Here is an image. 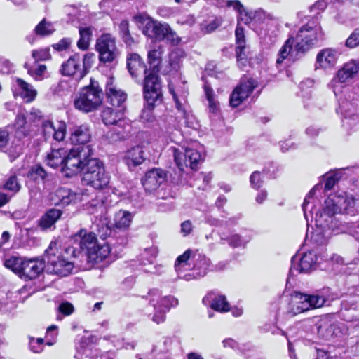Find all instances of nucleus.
Instances as JSON below:
<instances>
[{"instance_id":"1","label":"nucleus","mask_w":359,"mask_h":359,"mask_svg":"<svg viewBox=\"0 0 359 359\" xmlns=\"http://www.w3.org/2000/svg\"><path fill=\"white\" fill-rule=\"evenodd\" d=\"M71 241L75 246L65 249V254L70 255L72 257H78L79 254L84 252L88 261L91 263H99L103 261L110 253V248L107 242L99 243L96 234L86 229H81L71 237Z\"/></svg>"},{"instance_id":"2","label":"nucleus","mask_w":359,"mask_h":359,"mask_svg":"<svg viewBox=\"0 0 359 359\" xmlns=\"http://www.w3.org/2000/svg\"><path fill=\"white\" fill-rule=\"evenodd\" d=\"M163 52V47L159 45L147 53V63L149 68L144 69L143 86L149 102L154 100L151 98L152 95L155 97L156 100H159L160 88H162V86L158 73L161 69Z\"/></svg>"},{"instance_id":"3","label":"nucleus","mask_w":359,"mask_h":359,"mask_svg":"<svg viewBox=\"0 0 359 359\" xmlns=\"http://www.w3.org/2000/svg\"><path fill=\"white\" fill-rule=\"evenodd\" d=\"M192 251L186 250L182 255H180L175 263V269L177 273L178 278H182L186 280H190L194 278H200L205 276L210 269L211 262L205 255L195 253L194 255V266L192 273H189L182 276L184 269L188 266V261L191 257Z\"/></svg>"},{"instance_id":"4","label":"nucleus","mask_w":359,"mask_h":359,"mask_svg":"<svg viewBox=\"0 0 359 359\" xmlns=\"http://www.w3.org/2000/svg\"><path fill=\"white\" fill-rule=\"evenodd\" d=\"M103 93L97 81L91 79L90 83L81 89L74 100L76 109L85 113L97 110L102 102Z\"/></svg>"},{"instance_id":"5","label":"nucleus","mask_w":359,"mask_h":359,"mask_svg":"<svg viewBox=\"0 0 359 359\" xmlns=\"http://www.w3.org/2000/svg\"><path fill=\"white\" fill-rule=\"evenodd\" d=\"M92 156L90 146H77L66 154L65 164L62 172L66 177L70 178L74 175L83 172L86 163Z\"/></svg>"},{"instance_id":"6","label":"nucleus","mask_w":359,"mask_h":359,"mask_svg":"<svg viewBox=\"0 0 359 359\" xmlns=\"http://www.w3.org/2000/svg\"><path fill=\"white\" fill-rule=\"evenodd\" d=\"M327 259V254L319 252L318 249L308 250L301 256L295 255L291 259L290 275L309 273L316 269L318 264Z\"/></svg>"},{"instance_id":"7","label":"nucleus","mask_w":359,"mask_h":359,"mask_svg":"<svg viewBox=\"0 0 359 359\" xmlns=\"http://www.w3.org/2000/svg\"><path fill=\"white\" fill-rule=\"evenodd\" d=\"M82 182L95 189L105 188L109 184V177L105 172L103 163L98 158L90 157L86 163Z\"/></svg>"},{"instance_id":"8","label":"nucleus","mask_w":359,"mask_h":359,"mask_svg":"<svg viewBox=\"0 0 359 359\" xmlns=\"http://www.w3.org/2000/svg\"><path fill=\"white\" fill-rule=\"evenodd\" d=\"M142 33L154 41H162L166 40L172 46H178L181 42V38L168 23L161 22L150 18L146 22L142 29Z\"/></svg>"},{"instance_id":"9","label":"nucleus","mask_w":359,"mask_h":359,"mask_svg":"<svg viewBox=\"0 0 359 359\" xmlns=\"http://www.w3.org/2000/svg\"><path fill=\"white\" fill-rule=\"evenodd\" d=\"M323 33L320 25L314 21L309 22L299 30L295 42V50L304 53L322 39Z\"/></svg>"},{"instance_id":"10","label":"nucleus","mask_w":359,"mask_h":359,"mask_svg":"<svg viewBox=\"0 0 359 359\" xmlns=\"http://www.w3.org/2000/svg\"><path fill=\"white\" fill-rule=\"evenodd\" d=\"M57 243L51 241L45 251V258L47 262V271L52 274L59 276H67L72 273L74 262L65 258L64 255H57Z\"/></svg>"},{"instance_id":"11","label":"nucleus","mask_w":359,"mask_h":359,"mask_svg":"<svg viewBox=\"0 0 359 359\" xmlns=\"http://www.w3.org/2000/svg\"><path fill=\"white\" fill-rule=\"evenodd\" d=\"M325 298L318 294L294 292L289 304L287 313L292 316L323 306Z\"/></svg>"},{"instance_id":"12","label":"nucleus","mask_w":359,"mask_h":359,"mask_svg":"<svg viewBox=\"0 0 359 359\" xmlns=\"http://www.w3.org/2000/svg\"><path fill=\"white\" fill-rule=\"evenodd\" d=\"M172 152L175 163L181 171L188 167L196 169L198 164L203 161L201 151L191 147L173 148Z\"/></svg>"},{"instance_id":"13","label":"nucleus","mask_w":359,"mask_h":359,"mask_svg":"<svg viewBox=\"0 0 359 359\" xmlns=\"http://www.w3.org/2000/svg\"><path fill=\"white\" fill-rule=\"evenodd\" d=\"M328 205H332L337 214L355 215L356 212L355 197L346 192L330 194L327 198Z\"/></svg>"},{"instance_id":"14","label":"nucleus","mask_w":359,"mask_h":359,"mask_svg":"<svg viewBox=\"0 0 359 359\" xmlns=\"http://www.w3.org/2000/svg\"><path fill=\"white\" fill-rule=\"evenodd\" d=\"M95 47L100 62L104 63L113 62L119 53L116 39L111 34H103L97 38Z\"/></svg>"},{"instance_id":"15","label":"nucleus","mask_w":359,"mask_h":359,"mask_svg":"<svg viewBox=\"0 0 359 359\" xmlns=\"http://www.w3.org/2000/svg\"><path fill=\"white\" fill-rule=\"evenodd\" d=\"M337 213L332 205H328L326 198L321 210L316 213L315 225L332 231L339 229L341 223L335 217Z\"/></svg>"},{"instance_id":"16","label":"nucleus","mask_w":359,"mask_h":359,"mask_svg":"<svg viewBox=\"0 0 359 359\" xmlns=\"http://www.w3.org/2000/svg\"><path fill=\"white\" fill-rule=\"evenodd\" d=\"M257 81L252 79H243L239 86L232 92L229 102L231 107H236L245 100L257 86Z\"/></svg>"},{"instance_id":"17","label":"nucleus","mask_w":359,"mask_h":359,"mask_svg":"<svg viewBox=\"0 0 359 359\" xmlns=\"http://www.w3.org/2000/svg\"><path fill=\"white\" fill-rule=\"evenodd\" d=\"M60 71L63 76H73L76 80H81L86 76L85 69L81 67V56L79 53L64 62Z\"/></svg>"},{"instance_id":"18","label":"nucleus","mask_w":359,"mask_h":359,"mask_svg":"<svg viewBox=\"0 0 359 359\" xmlns=\"http://www.w3.org/2000/svg\"><path fill=\"white\" fill-rule=\"evenodd\" d=\"M359 72V63L353 60L344 64V65L337 71L336 76L332 81L333 91L335 95H337V83H344L352 79Z\"/></svg>"},{"instance_id":"19","label":"nucleus","mask_w":359,"mask_h":359,"mask_svg":"<svg viewBox=\"0 0 359 359\" xmlns=\"http://www.w3.org/2000/svg\"><path fill=\"white\" fill-rule=\"evenodd\" d=\"M167 174L161 168H153L146 172L142 184L147 191L151 192L165 181Z\"/></svg>"},{"instance_id":"20","label":"nucleus","mask_w":359,"mask_h":359,"mask_svg":"<svg viewBox=\"0 0 359 359\" xmlns=\"http://www.w3.org/2000/svg\"><path fill=\"white\" fill-rule=\"evenodd\" d=\"M42 131L46 139L53 136L56 141H62L66 135V123L64 121H58L56 126L53 122L45 121L42 123Z\"/></svg>"},{"instance_id":"21","label":"nucleus","mask_w":359,"mask_h":359,"mask_svg":"<svg viewBox=\"0 0 359 359\" xmlns=\"http://www.w3.org/2000/svg\"><path fill=\"white\" fill-rule=\"evenodd\" d=\"M91 138L90 128L87 124L74 126L70 128V142L72 144L78 146H89Z\"/></svg>"},{"instance_id":"22","label":"nucleus","mask_w":359,"mask_h":359,"mask_svg":"<svg viewBox=\"0 0 359 359\" xmlns=\"http://www.w3.org/2000/svg\"><path fill=\"white\" fill-rule=\"evenodd\" d=\"M45 268V262L39 259H29L25 260L20 276L30 280L37 278Z\"/></svg>"},{"instance_id":"23","label":"nucleus","mask_w":359,"mask_h":359,"mask_svg":"<svg viewBox=\"0 0 359 359\" xmlns=\"http://www.w3.org/2000/svg\"><path fill=\"white\" fill-rule=\"evenodd\" d=\"M339 55V52L335 49H323L317 55L316 67L327 69L334 67L337 62Z\"/></svg>"},{"instance_id":"24","label":"nucleus","mask_w":359,"mask_h":359,"mask_svg":"<svg viewBox=\"0 0 359 359\" xmlns=\"http://www.w3.org/2000/svg\"><path fill=\"white\" fill-rule=\"evenodd\" d=\"M53 200L56 205L67 206L80 201L81 196L69 189L61 187L55 192Z\"/></svg>"},{"instance_id":"25","label":"nucleus","mask_w":359,"mask_h":359,"mask_svg":"<svg viewBox=\"0 0 359 359\" xmlns=\"http://www.w3.org/2000/svg\"><path fill=\"white\" fill-rule=\"evenodd\" d=\"M106 95L109 102L114 107H121L126 100L127 95L121 90L113 84L111 79L106 84Z\"/></svg>"},{"instance_id":"26","label":"nucleus","mask_w":359,"mask_h":359,"mask_svg":"<svg viewBox=\"0 0 359 359\" xmlns=\"http://www.w3.org/2000/svg\"><path fill=\"white\" fill-rule=\"evenodd\" d=\"M26 291L27 287H23L16 292H8L5 297L0 299V311L8 313L14 310L17 306V302L20 299V298H18V295L25 293Z\"/></svg>"},{"instance_id":"27","label":"nucleus","mask_w":359,"mask_h":359,"mask_svg":"<svg viewBox=\"0 0 359 359\" xmlns=\"http://www.w3.org/2000/svg\"><path fill=\"white\" fill-rule=\"evenodd\" d=\"M127 67L130 75L137 78L147 69L141 57L137 53H130L127 57Z\"/></svg>"},{"instance_id":"28","label":"nucleus","mask_w":359,"mask_h":359,"mask_svg":"<svg viewBox=\"0 0 359 359\" xmlns=\"http://www.w3.org/2000/svg\"><path fill=\"white\" fill-rule=\"evenodd\" d=\"M143 93H144V98L145 100L144 108L142 111L141 119L145 122H152L154 120V116L153 114L152 110L156 106L160 104L163 101V93L162 89L160 88V96L159 100H156L154 96H151L154 100L153 101L149 102V100L146 97V90L144 86H143Z\"/></svg>"},{"instance_id":"29","label":"nucleus","mask_w":359,"mask_h":359,"mask_svg":"<svg viewBox=\"0 0 359 359\" xmlns=\"http://www.w3.org/2000/svg\"><path fill=\"white\" fill-rule=\"evenodd\" d=\"M158 296L159 290L157 289H152L148 292L147 297V299H149V304L154 307L155 311L152 320L157 324L161 323L165 321V313L167 312L166 311H164L162 308H161V306H157V304H156V298H154V297H158Z\"/></svg>"},{"instance_id":"30","label":"nucleus","mask_w":359,"mask_h":359,"mask_svg":"<svg viewBox=\"0 0 359 359\" xmlns=\"http://www.w3.org/2000/svg\"><path fill=\"white\" fill-rule=\"evenodd\" d=\"M67 151L63 148L52 149L46 156V163L53 168H60L62 170L65 164Z\"/></svg>"},{"instance_id":"31","label":"nucleus","mask_w":359,"mask_h":359,"mask_svg":"<svg viewBox=\"0 0 359 359\" xmlns=\"http://www.w3.org/2000/svg\"><path fill=\"white\" fill-rule=\"evenodd\" d=\"M273 15L270 13H266L263 9H259L253 13V22L252 26L253 29H255L256 32L262 36L264 34L262 33V29L264 28V25H266L268 22L273 20Z\"/></svg>"},{"instance_id":"32","label":"nucleus","mask_w":359,"mask_h":359,"mask_svg":"<svg viewBox=\"0 0 359 359\" xmlns=\"http://www.w3.org/2000/svg\"><path fill=\"white\" fill-rule=\"evenodd\" d=\"M62 212L58 209L52 208L46 212L39 221V226L46 230L53 226L62 216Z\"/></svg>"},{"instance_id":"33","label":"nucleus","mask_w":359,"mask_h":359,"mask_svg":"<svg viewBox=\"0 0 359 359\" xmlns=\"http://www.w3.org/2000/svg\"><path fill=\"white\" fill-rule=\"evenodd\" d=\"M133 219V215L127 210H120L114 218V226L115 229L126 231L127 230Z\"/></svg>"},{"instance_id":"34","label":"nucleus","mask_w":359,"mask_h":359,"mask_svg":"<svg viewBox=\"0 0 359 359\" xmlns=\"http://www.w3.org/2000/svg\"><path fill=\"white\" fill-rule=\"evenodd\" d=\"M208 301L210 307L217 311L226 312L229 310V305L224 295L209 294L203 299V302Z\"/></svg>"},{"instance_id":"35","label":"nucleus","mask_w":359,"mask_h":359,"mask_svg":"<svg viewBox=\"0 0 359 359\" xmlns=\"http://www.w3.org/2000/svg\"><path fill=\"white\" fill-rule=\"evenodd\" d=\"M251 238L252 236L248 233H246L244 235L235 233L227 237L222 236L221 243L224 244L225 242H226L231 248H241L245 247L246 244L250 242Z\"/></svg>"},{"instance_id":"36","label":"nucleus","mask_w":359,"mask_h":359,"mask_svg":"<svg viewBox=\"0 0 359 359\" xmlns=\"http://www.w3.org/2000/svg\"><path fill=\"white\" fill-rule=\"evenodd\" d=\"M102 121L105 125H116L123 117L122 109H114L110 107L104 108L102 111Z\"/></svg>"},{"instance_id":"37","label":"nucleus","mask_w":359,"mask_h":359,"mask_svg":"<svg viewBox=\"0 0 359 359\" xmlns=\"http://www.w3.org/2000/svg\"><path fill=\"white\" fill-rule=\"evenodd\" d=\"M126 162L128 165H138L144 161L143 149L140 147H135L127 151L126 155Z\"/></svg>"},{"instance_id":"38","label":"nucleus","mask_w":359,"mask_h":359,"mask_svg":"<svg viewBox=\"0 0 359 359\" xmlns=\"http://www.w3.org/2000/svg\"><path fill=\"white\" fill-rule=\"evenodd\" d=\"M339 108L337 109V113H341L345 118L355 119L359 117V114L356 113V108L353 103L346 100H340L339 102Z\"/></svg>"},{"instance_id":"39","label":"nucleus","mask_w":359,"mask_h":359,"mask_svg":"<svg viewBox=\"0 0 359 359\" xmlns=\"http://www.w3.org/2000/svg\"><path fill=\"white\" fill-rule=\"evenodd\" d=\"M331 231L332 230L327 229V228H321L316 226L311 236L312 242L319 246L327 244L331 236Z\"/></svg>"},{"instance_id":"40","label":"nucleus","mask_w":359,"mask_h":359,"mask_svg":"<svg viewBox=\"0 0 359 359\" xmlns=\"http://www.w3.org/2000/svg\"><path fill=\"white\" fill-rule=\"evenodd\" d=\"M25 260V258L20 257L11 256L4 259V264L7 269L20 276Z\"/></svg>"},{"instance_id":"41","label":"nucleus","mask_w":359,"mask_h":359,"mask_svg":"<svg viewBox=\"0 0 359 359\" xmlns=\"http://www.w3.org/2000/svg\"><path fill=\"white\" fill-rule=\"evenodd\" d=\"M55 31L53 24L47 21L45 18L40 21L34 29V34L41 37L48 36L53 34Z\"/></svg>"},{"instance_id":"42","label":"nucleus","mask_w":359,"mask_h":359,"mask_svg":"<svg viewBox=\"0 0 359 359\" xmlns=\"http://www.w3.org/2000/svg\"><path fill=\"white\" fill-rule=\"evenodd\" d=\"M1 188L8 191L11 194V197L18 193L21 189L20 183L15 175H11L8 177Z\"/></svg>"},{"instance_id":"43","label":"nucleus","mask_w":359,"mask_h":359,"mask_svg":"<svg viewBox=\"0 0 359 359\" xmlns=\"http://www.w3.org/2000/svg\"><path fill=\"white\" fill-rule=\"evenodd\" d=\"M185 57V52L184 50L175 48H174L169 56V64L172 69L177 70L182 63V60Z\"/></svg>"},{"instance_id":"44","label":"nucleus","mask_w":359,"mask_h":359,"mask_svg":"<svg viewBox=\"0 0 359 359\" xmlns=\"http://www.w3.org/2000/svg\"><path fill=\"white\" fill-rule=\"evenodd\" d=\"M80 39L77 42V46L82 50H86L88 48L90 41L92 37V32L89 27H80L79 28Z\"/></svg>"},{"instance_id":"45","label":"nucleus","mask_w":359,"mask_h":359,"mask_svg":"<svg viewBox=\"0 0 359 359\" xmlns=\"http://www.w3.org/2000/svg\"><path fill=\"white\" fill-rule=\"evenodd\" d=\"M16 82L22 90V96L27 98L28 101H32L36 95V91L33 86L21 79H18Z\"/></svg>"},{"instance_id":"46","label":"nucleus","mask_w":359,"mask_h":359,"mask_svg":"<svg viewBox=\"0 0 359 359\" xmlns=\"http://www.w3.org/2000/svg\"><path fill=\"white\" fill-rule=\"evenodd\" d=\"M156 298V304L157 306H161L164 311L167 312L170 310L171 307H175L178 305V300L175 297L172 296H165L163 297H161V292H159V296L154 297Z\"/></svg>"},{"instance_id":"47","label":"nucleus","mask_w":359,"mask_h":359,"mask_svg":"<svg viewBox=\"0 0 359 359\" xmlns=\"http://www.w3.org/2000/svg\"><path fill=\"white\" fill-rule=\"evenodd\" d=\"M222 22L220 17H213L208 21H205L200 24V29L204 34H208L214 32L218 28Z\"/></svg>"},{"instance_id":"48","label":"nucleus","mask_w":359,"mask_h":359,"mask_svg":"<svg viewBox=\"0 0 359 359\" xmlns=\"http://www.w3.org/2000/svg\"><path fill=\"white\" fill-rule=\"evenodd\" d=\"M294 43V39L290 37L281 47L278 52V58L276 60V64L280 65L284 60H285L291 53L292 46Z\"/></svg>"},{"instance_id":"49","label":"nucleus","mask_w":359,"mask_h":359,"mask_svg":"<svg viewBox=\"0 0 359 359\" xmlns=\"http://www.w3.org/2000/svg\"><path fill=\"white\" fill-rule=\"evenodd\" d=\"M47 176L48 173L46 171L39 165L32 166L27 173V177L34 181L43 182Z\"/></svg>"},{"instance_id":"50","label":"nucleus","mask_w":359,"mask_h":359,"mask_svg":"<svg viewBox=\"0 0 359 359\" xmlns=\"http://www.w3.org/2000/svg\"><path fill=\"white\" fill-rule=\"evenodd\" d=\"M248 49L249 48L247 46L245 48H236L238 66L241 69L247 65L248 60L250 57V52Z\"/></svg>"},{"instance_id":"51","label":"nucleus","mask_w":359,"mask_h":359,"mask_svg":"<svg viewBox=\"0 0 359 359\" xmlns=\"http://www.w3.org/2000/svg\"><path fill=\"white\" fill-rule=\"evenodd\" d=\"M119 33L122 40L127 46H131L134 43V39L130 34L129 23L127 20L121 22L119 25Z\"/></svg>"},{"instance_id":"52","label":"nucleus","mask_w":359,"mask_h":359,"mask_svg":"<svg viewBox=\"0 0 359 359\" xmlns=\"http://www.w3.org/2000/svg\"><path fill=\"white\" fill-rule=\"evenodd\" d=\"M204 90L205 93L206 98L208 101L209 111L212 113H215L218 110L219 104L215 100L214 91L207 83H205L204 86Z\"/></svg>"},{"instance_id":"53","label":"nucleus","mask_w":359,"mask_h":359,"mask_svg":"<svg viewBox=\"0 0 359 359\" xmlns=\"http://www.w3.org/2000/svg\"><path fill=\"white\" fill-rule=\"evenodd\" d=\"M325 190L328 191L333 189L334 186L339 181L341 178V172H330L325 174Z\"/></svg>"},{"instance_id":"54","label":"nucleus","mask_w":359,"mask_h":359,"mask_svg":"<svg viewBox=\"0 0 359 359\" xmlns=\"http://www.w3.org/2000/svg\"><path fill=\"white\" fill-rule=\"evenodd\" d=\"M25 67L27 69V73L35 80L40 81L43 79V74L46 70L45 65H39L36 67H30L26 63Z\"/></svg>"},{"instance_id":"55","label":"nucleus","mask_w":359,"mask_h":359,"mask_svg":"<svg viewBox=\"0 0 359 359\" xmlns=\"http://www.w3.org/2000/svg\"><path fill=\"white\" fill-rule=\"evenodd\" d=\"M238 25L242 22L245 25L252 24L253 22V13L248 11L245 7L242 8V10L238 12L237 16Z\"/></svg>"},{"instance_id":"56","label":"nucleus","mask_w":359,"mask_h":359,"mask_svg":"<svg viewBox=\"0 0 359 359\" xmlns=\"http://www.w3.org/2000/svg\"><path fill=\"white\" fill-rule=\"evenodd\" d=\"M169 90L172 95V99L175 102L176 108L179 111H181L183 113V114H185L184 104L182 102V100H184L185 96L180 95L178 92L171 85H169Z\"/></svg>"},{"instance_id":"57","label":"nucleus","mask_w":359,"mask_h":359,"mask_svg":"<svg viewBox=\"0 0 359 359\" xmlns=\"http://www.w3.org/2000/svg\"><path fill=\"white\" fill-rule=\"evenodd\" d=\"M32 56L36 62L46 60L51 57L48 48L34 50L32 53Z\"/></svg>"},{"instance_id":"58","label":"nucleus","mask_w":359,"mask_h":359,"mask_svg":"<svg viewBox=\"0 0 359 359\" xmlns=\"http://www.w3.org/2000/svg\"><path fill=\"white\" fill-rule=\"evenodd\" d=\"M236 48H245V37L244 34V29L240 25H237L236 31Z\"/></svg>"},{"instance_id":"59","label":"nucleus","mask_w":359,"mask_h":359,"mask_svg":"<svg viewBox=\"0 0 359 359\" xmlns=\"http://www.w3.org/2000/svg\"><path fill=\"white\" fill-rule=\"evenodd\" d=\"M345 45L349 48H355L359 45V27L355 29L346 39Z\"/></svg>"},{"instance_id":"60","label":"nucleus","mask_w":359,"mask_h":359,"mask_svg":"<svg viewBox=\"0 0 359 359\" xmlns=\"http://www.w3.org/2000/svg\"><path fill=\"white\" fill-rule=\"evenodd\" d=\"M319 184H317L306 195V196L304 198V203L302 204V210L304 211V217L306 221H308V214L306 212L309 205L311 203L310 200L313 199V195L315 194L316 190L318 188Z\"/></svg>"},{"instance_id":"61","label":"nucleus","mask_w":359,"mask_h":359,"mask_svg":"<svg viewBox=\"0 0 359 359\" xmlns=\"http://www.w3.org/2000/svg\"><path fill=\"white\" fill-rule=\"evenodd\" d=\"M10 140L9 132L6 128H0V151H4Z\"/></svg>"},{"instance_id":"62","label":"nucleus","mask_w":359,"mask_h":359,"mask_svg":"<svg viewBox=\"0 0 359 359\" xmlns=\"http://www.w3.org/2000/svg\"><path fill=\"white\" fill-rule=\"evenodd\" d=\"M57 311L63 316H69L74 312V308L73 304L70 302H64L60 304L57 308Z\"/></svg>"},{"instance_id":"63","label":"nucleus","mask_w":359,"mask_h":359,"mask_svg":"<svg viewBox=\"0 0 359 359\" xmlns=\"http://www.w3.org/2000/svg\"><path fill=\"white\" fill-rule=\"evenodd\" d=\"M250 182L252 188L255 189H259L263 184L261 173L258 171H255L250 177Z\"/></svg>"},{"instance_id":"64","label":"nucleus","mask_w":359,"mask_h":359,"mask_svg":"<svg viewBox=\"0 0 359 359\" xmlns=\"http://www.w3.org/2000/svg\"><path fill=\"white\" fill-rule=\"evenodd\" d=\"M72 40L69 38H63L58 43L53 44V48L57 51H62L67 49L71 43Z\"/></svg>"}]
</instances>
